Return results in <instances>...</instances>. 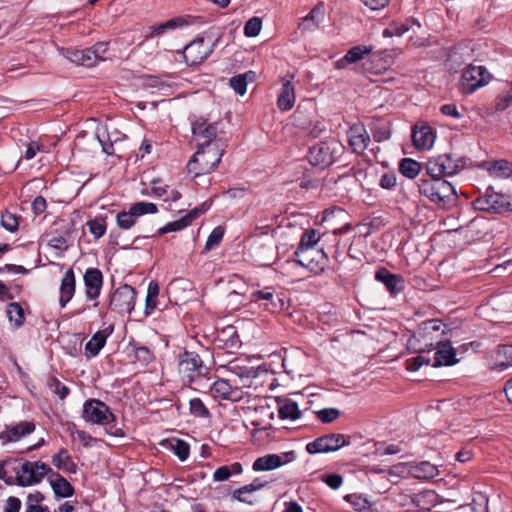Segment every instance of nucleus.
Returning <instances> with one entry per match:
<instances>
[{"mask_svg": "<svg viewBox=\"0 0 512 512\" xmlns=\"http://www.w3.org/2000/svg\"><path fill=\"white\" fill-rule=\"evenodd\" d=\"M446 328V325L437 319L426 321L418 327L410 342L415 341L419 344V352L434 350L450 332L446 331Z\"/></svg>", "mask_w": 512, "mask_h": 512, "instance_id": "f257e3e1", "label": "nucleus"}, {"mask_svg": "<svg viewBox=\"0 0 512 512\" xmlns=\"http://www.w3.org/2000/svg\"><path fill=\"white\" fill-rule=\"evenodd\" d=\"M419 191L422 195L441 207H447L456 200L454 186L441 177H431V179L421 180L419 183Z\"/></svg>", "mask_w": 512, "mask_h": 512, "instance_id": "f03ea898", "label": "nucleus"}, {"mask_svg": "<svg viewBox=\"0 0 512 512\" xmlns=\"http://www.w3.org/2000/svg\"><path fill=\"white\" fill-rule=\"evenodd\" d=\"M223 154V144L216 143L214 147H198L188 162V171L194 172L195 176L208 174L217 168Z\"/></svg>", "mask_w": 512, "mask_h": 512, "instance_id": "7ed1b4c3", "label": "nucleus"}, {"mask_svg": "<svg viewBox=\"0 0 512 512\" xmlns=\"http://www.w3.org/2000/svg\"><path fill=\"white\" fill-rule=\"evenodd\" d=\"M464 158L453 159L450 154H442L429 159L425 164L426 172L430 177L452 176L464 169Z\"/></svg>", "mask_w": 512, "mask_h": 512, "instance_id": "20e7f679", "label": "nucleus"}, {"mask_svg": "<svg viewBox=\"0 0 512 512\" xmlns=\"http://www.w3.org/2000/svg\"><path fill=\"white\" fill-rule=\"evenodd\" d=\"M108 50L107 42H98L91 48L84 50H76L71 48H63L62 54L65 58L77 65L86 67L94 66L98 61L104 60L103 55Z\"/></svg>", "mask_w": 512, "mask_h": 512, "instance_id": "39448f33", "label": "nucleus"}, {"mask_svg": "<svg viewBox=\"0 0 512 512\" xmlns=\"http://www.w3.org/2000/svg\"><path fill=\"white\" fill-rule=\"evenodd\" d=\"M17 484L22 487L38 484L50 473L51 468L40 461H25L19 468H14Z\"/></svg>", "mask_w": 512, "mask_h": 512, "instance_id": "423d86ee", "label": "nucleus"}, {"mask_svg": "<svg viewBox=\"0 0 512 512\" xmlns=\"http://www.w3.org/2000/svg\"><path fill=\"white\" fill-rule=\"evenodd\" d=\"M350 444V437L339 433L320 436L306 445L309 454L329 453Z\"/></svg>", "mask_w": 512, "mask_h": 512, "instance_id": "0eeeda50", "label": "nucleus"}, {"mask_svg": "<svg viewBox=\"0 0 512 512\" xmlns=\"http://www.w3.org/2000/svg\"><path fill=\"white\" fill-rule=\"evenodd\" d=\"M82 417L86 422L98 425H107L115 420L110 408L98 399H90L84 403Z\"/></svg>", "mask_w": 512, "mask_h": 512, "instance_id": "6e6552de", "label": "nucleus"}, {"mask_svg": "<svg viewBox=\"0 0 512 512\" xmlns=\"http://www.w3.org/2000/svg\"><path fill=\"white\" fill-rule=\"evenodd\" d=\"M507 197V195L494 192L492 187H488L483 196L475 199L474 207L489 213L507 212Z\"/></svg>", "mask_w": 512, "mask_h": 512, "instance_id": "1a4fd4ad", "label": "nucleus"}, {"mask_svg": "<svg viewBox=\"0 0 512 512\" xmlns=\"http://www.w3.org/2000/svg\"><path fill=\"white\" fill-rule=\"evenodd\" d=\"M158 208L154 203L138 202L130 207L128 211L119 212L116 216V223L122 229H130L139 216L144 214L157 213Z\"/></svg>", "mask_w": 512, "mask_h": 512, "instance_id": "9d476101", "label": "nucleus"}, {"mask_svg": "<svg viewBox=\"0 0 512 512\" xmlns=\"http://www.w3.org/2000/svg\"><path fill=\"white\" fill-rule=\"evenodd\" d=\"M214 43L205 41L204 37H197L183 50V56L187 64L197 65L202 63L213 52Z\"/></svg>", "mask_w": 512, "mask_h": 512, "instance_id": "9b49d317", "label": "nucleus"}, {"mask_svg": "<svg viewBox=\"0 0 512 512\" xmlns=\"http://www.w3.org/2000/svg\"><path fill=\"white\" fill-rule=\"evenodd\" d=\"M219 123H208L206 120H197L192 124V132L198 143V147H214L217 144H223L216 139Z\"/></svg>", "mask_w": 512, "mask_h": 512, "instance_id": "f8f14e48", "label": "nucleus"}, {"mask_svg": "<svg viewBox=\"0 0 512 512\" xmlns=\"http://www.w3.org/2000/svg\"><path fill=\"white\" fill-rule=\"evenodd\" d=\"M136 291L130 285H122L112 294L109 307L120 313H131L135 304Z\"/></svg>", "mask_w": 512, "mask_h": 512, "instance_id": "ddd939ff", "label": "nucleus"}, {"mask_svg": "<svg viewBox=\"0 0 512 512\" xmlns=\"http://www.w3.org/2000/svg\"><path fill=\"white\" fill-rule=\"evenodd\" d=\"M489 78L490 75L484 67L470 65L462 73V89L465 93H471L487 84Z\"/></svg>", "mask_w": 512, "mask_h": 512, "instance_id": "4468645a", "label": "nucleus"}, {"mask_svg": "<svg viewBox=\"0 0 512 512\" xmlns=\"http://www.w3.org/2000/svg\"><path fill=\"white\" fill-rule=\"evenodd\" d=\"M336 142H319L309 148L308 159L313 166H328L334 161Z\"/></svg>", "mask_w": 512, "mask_h": 512, "instance_id": "2eb2a0df", "label": "nucleus"}, {"mask_svg": "<svg viewBox=\"0 0 512 512\" xmlns=\"http://www.w3.org/2000/svg\"><path fill=\"white\" fill-rule=\"evenodd\" d=\"M296 261L312 272L322 270L326 262V255L321 249H297L295 251Z\"/></svg>", "mask_w": 512, "mask_h": 512, "instance_id": "dca6fc26", "label": "nucleus"}, {"mask_svg": "<svg viewBox=\"0 0 512 512\" xmlns=\"http://www.w3.org/2000/svg\"><path fill=\"white\" fill-rule=\"evenodd\" d=\"M375 279L383 283L393 296L405 289V280L400 274H393L386 268H380L375 274Z\"/></svg>", "mask_w": 512, "mask_h": 512, "instance_id": "f3484780", "label": "nucleus"}, {"mask_svg": "<svg viewBox=\"0 0 512 512\" xmlns=\"http://www.w3.org/2000/svg\"><path fill=\"white\" fill-rule=\"evenodd\" d=\"M433 367H439L442 365L451 366L458 362L456 359V350L451 346L448 335L436 348Z\"/></svg>", "mask_w": 512, "mask_h": 512, "instance_id": "a211bd4d", "label": "nucleus"}, {"mask_svg": "<svg viewBox=\"0 0 512 512\" xmlns=\"http://www.w3.org/2000/svg\"><path fill=\"white\" fill-rule=\"evenodd\" d=\"M204 366L201 358L194 352L185 351L180 355L179 371L191 377L192 372H197L199 375L204 373Z\"/></svg>", "mask_w": 512, "mask_h": 512, "instance_id": "6ab92c4d", "label": "nucleus"}, {"mask_svg": "<svg viewBox=\"0 0 512 512\" xmlns=\"http://www.w3.org/2000/svg\"><path fill=\"white\" fill-rule=\"evenodd\" d=\"M84 283L86 295L89 299H95L99 296L103 283V276L99 269L89 268L84 274Z\"/></svg>", "mask_w": 512, "mask_h": 512, "instance_id": "aec40b11", "label": "nucleus"}, {"mask_svg": "<svg viewBox=\"0 0 512 512\" xmlns=\"http://www.w3.org/2000/svg\"><path fill=\"white\" fill-rule=\"evenodd\" d=\"M325 15L324 3L319 2L307 16L303 17L299 22L298 28L302 31H314L323 21Z\"/></svg>", "mask_w": 512, "mask_h": 512, "instance_id": "412c9836", "label": "nucleus"}, {"mask_svg": "<svg viewBox=\"0 0 512 512\" xmlns=\"http://www.w3.org/2000/svg\"><path fill=\"white\" fill-rule=\"evenodd\" d=\"M35 430V424L31 421H22L18 424L7 427L6 430L1 434L2 438L7 441L16 442L22 437L31 434Z\"/></svg>", "mask_w": 512, "mask_h": 512, "instance_id": "4be33fe9", "label": "nucleus"}, {"mask_svg": "<svg viewBox=\"0 0 512 512\" xmlns=\"http://www.w3.org/2000/svg\"><path fill=\"white\" fill-rule=\"evenodd\" d=\"M293 75H290V79H283V87L277 99V106L282 111H288L292 109L295 103V92L294 86L292 85L291 79Z\"/></svg>", "mask_w": 512, "mask_h": 512, "instance_id": "5701e85b", "label": "nucleus"}, {"mask_svg": "<svg viewBox=\"0 0 512 512\" xmlns=\"http://www.w3.org/2000/svg\"><path fill=\"white\" fill-rule=\"evenodd\" d=\"M410 477L421 480H429L436 477L439 473L437 467L430 462L408 463Z\"/></svg>", "mask_w": 512, "mask_h": 512, "instance_id": "b1692460", "label": "nucleus"}, {"mask_svg": "<svg viewBox=\"0 0 512 512\" xmlns=\"http://www.w3.org/2000/svg\"><path fill=\"white\" fill-rule=\"evenodd\" d=\"M75 292V276L73 270L68 269L61 281L60 286V299L59 303L61 307H65L66 304L72 299Z\"/></svg>", "mask_w": 512, "mask_h": 512, "instance_id": "393cba45", "label": "nucleus"}, {"mask_svg": "<svg viewBox=\"0 0 512 512\" xmlns=\"http://www.w3.org/2000/svg\"><path fill=\"white\" fill-rule=\"evenodd\" d=\"M414 145L418 149H429L434 143L435 136L429 126L415 127L412 133Z\"/></svg>", "mask_w": 512, "mask_h": 512, "instance_id": "a878e982", "label": "nucleus"}, {"mask_svg": "<svg viewBox=\"0 0 512 512\" xmlns=\"http://www.w3.org/2000/svg\"><path fill=\"white\" fill-rule=\"evenodd\" d=\"M187 24H189L188 18L183 17V16L175 17V18L168 20L164 23L149 27L148 28L149 32L145 35V38L149 39V38L154 37L155 35H161V34L165 33L167 30H173V29L182 27Z\"/></svg>", "mask_w": 512, "mask_h": 512, "instance_id": "bb28decb", "label": "nucleus"}, {"mask_svg": "<svg viewBox=\"0 0 512 512\" xmlns=\"http://www.w3.org/2000/svg\"><path fill=\"white\" fill-rule=\"evenodd\" d=\"M285 462L282 457L276 454H269L263 457H259L253 463V469L255 471H270L282 466Z\"/></svg>", "mask_w": 512, "mask_h": 512, "instance_id": "cd10ccee", "label": "nucleus"}, {"mask_svg": "<svg viewBox=\"0 0 512 512\" xmlns=\"http://www.w3.org/2000/svg\"><path fill=\"white\" fill-rule=\"evenodd\" d=\"M380 473L384 474L382 478H386L391 484H396L399 479L410 477L409 464L398 463L390 467L388 470H382Z\"/></svg>", "mask_w": 512, "mask_h": 512, "instance_id": "c85d7f7f", "label": "nucleus"}, {"mask_svg": "<svg viewBox=\"0 0 512 512\" xmlns=\"http://www.w3.org/2000/svg\"><path fill=\"white\" fill-rule=\"evenodd\" d=\"M56 479H50V484L57 498H67L74 494L73 486L61 475L56 474Z\"/></svg>", "mask_w": 512, "mask_h": 512, "instance_id": "c756f323", "label": "nucleus"}, {"mask_svg": "<svg viewBox=\"0 0 512 512\" xmlns=\"http://www.w3.org/2000/svg\"><path fill=\"white\" fill-rule=\"evenodd\" d=\"M73 244L72 231L65 230L62 234H53L48 240V245L59 251H66Z\"/></svg>", "mask_w": 512, "mask_h": 512, "instance_id": "7c9ffc66", "label": "nucleus"}, {"mask_svg": "<svg viewBox=\"0 0 512 512\" xmlns=\"http://www.w3.org/2000/svg\"><path fill=\"white\" fill-rule=\"evenodd\" d=\"M370 143V135L362 124H354V153H362Z\"/></svg>", "mask_w": 512, "mask_h": 512, "instance_id": "2f4dec72", "label": "nucleus"}, {"mask_svg": "<svg viewBox=\"0 0 512 512\" xmlns=\"http://www.w3.org/2000/svg\"><path fill=\"white\" fill-rule=\"evenodd\" d=\"M108 333L105 330L96 332L92 338L86 343L85 350L91 357L96 356L104 347Z\"/></svg>", "mask_w": 512, "mask_h": 512, "instance_id": "473e14b6", "label": "nucleus"}, {"mask_svg": "<svg viewBox=\"0 0 512 512\" xmlns=\"http://www.w3.org/2000/svg\"><path fill=\"white\" fill-rule=\"evenodd\" d=\"M52 463L58 469H63L72 473L76 472V465L72 461L71 456L66 449H61L56 455H54L52 457Z\"/></svg>", "mask_w": 512, "mask_h": 512, "instance_id": "72a5a7b5", "label": "nucleus"}, {"mask_svg": "<svg viewBox=\"0 0 512 512\" xmlns=\"http://www.w3.org/2000/svg\"><path fill=\"white\" fill-rule=\"evenodd\" d=\"M330 219L334 223L342 222L344 221V225L335 228L334 233L335 234H344L347 233L350 230V223L347 221L349 218V214L340 207H335L329 214Z\"/></svg>", "mask_w": 512, "mask_h": 512, "instance_id": "f704fd0d", "label": "nucleus"}, {"mask_svg": "<svg viewBox=\"0 0 512 512\" xmlns=\"http://www.w3.org/2000/svg\"><path fill=\"white\" fill-rule=\"evenodd\" d=\"M211 392L214 397H221L222 399L233 400L234 390L227 380L219 379L214 382L211 387Z\"/></svg>", "mask_w": 512, "mask_h": 512, "instance_id": "c9c22d12", "label": "nucleus"}, {"mask_svg": "<svg viewBox=\"0 0 512 512\" xmlns=\"http://www.w3.org/2000/svg\"><path fill=\"white\" fill-rule=\"evenodd\" d=\"M278 413L281 419L296 420L301 416L297 403L291 400H285L280 405Z\"/></svg>", "mask_w": 512, "mask_h": 512, "instance_id": "e433bc0d", "label": "nucleus"}, {"mask_svg": "<svg viewBox=\"0 0 512 512\" xmlns=\"http://www.w3.org/2000/svg\"><path fill=\"white\" fill-rule=\"evenodd\" d=\"M489 173L495 178L512 177V163L507 160L495 161L489 168Z\"/></svg>", "mask_w": 512, "mask_h": 512, "instance_id": "4c0bfd02", "label": "nucleus"}, {"mask_svg": "<svg viewBox=\"0 0 512 512\" xmlns=\"http://www.w3.org/2000/svg\"><path fill=\"white\" fill-rule=\"evenodd\" d=\"M399 170L400 172L408 177V178H415L420 170H421V166L420 164L414 160V159H411V158H403L401 161H400V164H399Z\"/></svg>", "mask_w": 512, "mask_h": 512, "instance_id": "58836bf2", "label": "nucleus"}, {"mask_svg": "<svg viewBox=\"0 0 512 512\" xmlns=\"http://www.w3.org/2000/svg\"><path fill=\"white\" fill-rule=\"evenodd\" d=\"M301 116H302V111H301V107L299 106L297 108V110L295 111L294 113V120H295V123L302 127L303 129H307L309 130V134L313 137V138H317L320 136V134L326 130V127L323 123H316L313 128H309V126H307L304 122H302V119H301Z\"/></svg>", "mask_w": 512, "mask_h": 512, "instance_id": "ea45409f", "label": "nucleus"}, {"mask_svg": "<svg viewBox=\"0 0 512 512\" xmlns=\"http://www.w3.org/2000/svg\"><path fill=\"white\" fill-rule=\"evenodd\" d=\"M7 315L11 322H14L16 327H20L24 322L23 308L17 302H12L7 306Z\"/></svg>", "mask_w": 512, "mask_h": 512, "instance_id": "a19ab883", "label": "nucleus"}, {"mask_svg": "<svg viewBox=\"0 0 512 512\" xmlns=\"http://www.w3.org/2000/svg\"><path fill=\"white\" fill-rule=\"evenodd\" d=\"M320 237L316 230L306 231L300 239V243L297 249L307 250V249H316L315 245L318 243Z\"/></svg>", "mask_w": 512, "mask_h": 512, "instance_id": "79ce46f5", "label": "nucleus"}, {"mask_svg": "<svg viewBox=\"0 0 512 512\" xmlns=\"http://www.w3.org/2000/svg\"><path fill=\"white\" fill-rule=\"evenodd\" d=\"M170 448L174 451L181 461H185L189 456V445L180 439H172L169 441Z\"/></svg>", "mask_w": 512, "mask_h": 512, "instance_id": "37998d69", "label": "nucleus"}, {"mask_svg": "<svg viewBox=\"0 0 512 512\" xmlns=\"http://www.w3.org/2000/svg\"><path fill=\"white\" fill-rule=\"evenodd\" d=\"M224 236V228L222 226L215 227L210 235L208 236V239L205 244L204 252H208L218 246L220 242L222 241Z\"/></svg>", "mask_w": 512, "mask_h": 512, "instance_id": "c03bdc74", "label": "nucleus"}, {"mask_svg": "<svg viewBox=\"0 0 512 512\" xmlns=\"http://www.w3.org/2000/svg\"><path fill=\"white\" fill-rule=\"evenodd\" d=\"M255 491H256L255 487L253 486L252 483H250V484L244 485V486L234 490L232 493V498L239 502L253 505L254 502L249 498H245V494H249V493H252Z\"/></svg>", "mask_w": 512, "mask_h": 512, "instance_id": "a18cd8bd", "label": "nucleus"}, {"mask_svg": "<svg viewBox=\"0 0 512 512\" xmlns=\"http://www.w3.org/2000/svg\"><path fill=\"white\" fill-rule=\"evenodd\" d=\"M354 511L376 512L375 502L367 497L358 496L354 498Z\"/></svg>", "mask_w": 512, "mask_h": 512, "instance_id": "49530a36", "label": "nucleus"}, {"mask_svg": "<svg viewBox=\"0 0 512 512\" xmlns=\"http://www.w3.org/2000/svg\"><path fill=\"white\" fill-rule=\"evenodd\" d=\"M47 385L49 389L56 395L60 397V399H64L69 394V389L67 386L62 384L56 377L51 376L48 378Z\"/></svg>", "mask_w": 512, "mask_h": 512, "instance_id": "de8ad7c7", "label": "nucleus"}, {"mask_svg": "<svg viewBox=\"0 0 512 512\" xmlns=\"http://www.w3.org/2000/svg\"><path fill=\"white\" fill-rule=\"evenodd\" d=\"M262 21L258 17H252L244 26V34L247 37H255L260 33Z\"/></svg>", "mask_w": 512, "mask_h": 512, "instance_id": "09e8293b", "label": "nucleus"}, {"mask_svg": "<svg viewBox=\"0 0 512 512\" xmlns=\"http://www.w3.org/2000/svg\"><path fill=\"white\" fill-rule=\"evenodd\" d=\"M382 470H375L373 479H370L374 489H376L379 493L385 492L390 488V482L387 481L386 478H382L384 474H381Z\"/></svg>", "mask_w": 512, "mask_h": 512, "instance_id": "8fccbe9b", "label": "nucleus"}, {"mask_svg": "<svg viewBox=\"0 0 512 512\" xmlns=\"http://www.w3.org/2000/svg\"><path fill=\"white\" fill-rule=\"evenodd\" d=\"M190 411L196 417H208L210 415L209 410L206 408L204 403L199 398H193L190 400Z\"/></svg>", "mask_w": 512, "mask_h": 512, "instance_id": "3c124183", "label": "nucleus"}, {"mask_svg": "<svg viewBox=\"0 0 512 512\" xmlns=\"http://www.w3.org/2000/svg\"><path fill=\"white\" fill-rule=\"evenodd\" d=\"M1 225L7 231L15 232L18 229L19 222L14 214L5 212L1 216Z\"/></svg>", "mask_w": 512, "mask_h": 512, "instance_id": "603ef678", "label": "nucleus"}, {"mask_svg": "<svg viewBox=\"0 0 512 512\" xmlns=\"http://www.w3.org/2000/svg\"><path fill=\"white\" fill-rule=\"evenodd\" d=\"M229 84L231 88L241 96L247 91V82L245 81V76H242V74L230 78Z\"/></svg>", "mask_w": 512, "mask_h": 512, "instance_id": "864d4df0", "label": "nucleus"}, {"mask_svg": "<svg viewBox=\"0 0 512 512\" xmlns=\"http://www.w3.org/2000/svg\"><path fill=\"white\" fill-rule=\"evenodd\" d=\"M318 419L323 423H331L338 418L340 412L336 408H325L316 412Z\"/></svg>", "mask_w": 512, "mask_h": 512, "instance_id": "5fc2aeb1", "label": "nucleus"}, {"mask_svg": "<svg viewBox=\"0 0 512 512\" xmlns=\"http://www.w3.org/2000/svg\"><path fill=\"white\" fill-rule=\"evenodd\" d=\"M185 227H187V222H185L183 220V218L181 217L180 219H178L176 221L169 222L165 226H163L160 229H158L157 235H163V234L168 233V232L179 231V230H182Z\"/></svg>", "mask_w": 512, "mask_h": 512, "instance_id": "6e6d98bb", "label": "nucleus"}, {"mask_svg": "<svg viewBox=\"0 0 512 512\" xmlns=\"http://www.w3.org/2000/svg\"><path fill=\"white\" fill-rule=\"evenodd\" d=\"M392 28H393V33L395 34V36L397 37H401L403 36L407 31H409L410 29H412V27L415 25L417 26L418 28L420 27V23L418 20L416 19H412L411 20V25L409 24V22H406V23H392Z\"/></svg>", "mask_w": 512, "mask_h": 512, "instance_id": "4d7b16f0", "label": "nucleus"}, {"mask_svg": "<svg viewBox=\"0 0 512 512\" xmlns=\"http://www.w3.org/2000/svg\"><path fill=\"white\" fill-rule=\"evenodd\" d=\"M512 105V96L506 91L495 99V111L502 112Z\"/></svg>", "mask_w": 512, "mask_h": 512, "instance_id": "13d9d810", "label": "nucleus"}, {"mask_svg": "<svg viewBox=\"0 0 512 512\" xmlns=\"http://www.w3.org/2000/svg\"><path fill=\"white\" fill-rule=\"evenodd\" d=\"M87 224L91 234H93L96 239L102 237L106 232V225L102 220L94 219L89 221Z\"/></svg>", "mask_w": 512, "mask_h": 512, "instance_id": "bf43d9fd", "label": "nucleus"}, {"mask_svg": "<svg viewBox=\"0 0 512 512\" xmlns=\"http://www.w3.org/2000/svg\"><path fill=\"white\" fill-rule=\"evenodd\" d=\"M223 334H227L229 336V338L226 340V343H225L226 347H228L230 349H235V348L240 347L241 341H240L239 336L237 335V332L234 327H227L223 331Z\"/></svg>", "mask_w": 512, "mask_h": 512, "instance_id": "052dcab7", "label": "nucleus"}, {"mask_svg": "<svg viewBox=\"0 0 512 512\" xmlns=\"http://www.w3.org/2000/svg\"><path fill=\"white\" fill-rule=\"evenodd\" d=\"M209 208V204L207 202H204L200 207L194 208L191 211H189L186 215H184L182 218L185 222H187V226L192 223V221L196 218H198L201 214L206 212Z\"/></svg>", "mask_w": 512, "mask_h": 512, "instance_id": "680f3d73", "label": "nucleus"}, {"mask_svg": "<svg viewBox=\"0 0 512 512\" xmlns=\"http://www.w3.org/2000/svg\"><path fill=\"white\" fill-rule=\"evenodd\" d=\"M107 137V133L103 129L96 130V138L99 144L102 147V151L108 155L113 154V144L111 142H106L105 138Z\"/></svg>", "mask_w": 512, "mask_h": 512, "instance_id": "e2e57ef3", "label": "nucleus"}, {"mask_svg": "<svg viewBox=\"0 0 512 512\" xmlns=\"http://www.w3.org/2000/svg\"><path fill=\"white\" fill-rule=\"evenodd\" d=\"M429 363H430L429 358L422 356V355H418L414 358L407 360V369L409 371H416L419 368H421L423 365L429 364Z\"/></svg>", "mask_w": 512, "mask_h": 512, "instance_id": "0e129e2a", "label": "nucleus"}, {"mask_svg": "<svg viewBox=\"0 0 512 512\" xmlns=\"http://www.w3.org/2000/svg\"><path fill=\"white\" fill-rule=\"evenodd\" d=\"M497 353L499 356L503 355L506 362H501L500 365L504 368L512 365V345H502L498 347Z\"/></svg>", "mask_w": 512, "mask_h": 512, "instance_id": "69168bd1", "label": "nucleus"}, {"mask_svg": "<svg viewBox=\"0 0 512 512\" xmlns=\"http://www.w3.org/2000/svg\"><path fill=\"white\" fill-rule=\"evenodd\" d=\"M135 358L143 364H148L152 360V354L147 347L141 346L135 349Z\"/></svg>", "mask_w": 512, "mask_h": 512, "instance_id": "338daca9", "label": "nucleus"}, {"mask_svg": "<svg viewBox=\"0 0 512 512\" xmlns=\"http://www.w3.org/2000/svg\"><path fill=\"white\" fill-rule=\"evenodd\" d=\"M20 508V499L14 496H10L5 502L4 512H19Z\"/></svg>", "mask_w": 512, "mask_h": 512, "instance_id": "774afa93", "label": "nucleus"}]
</instances>
